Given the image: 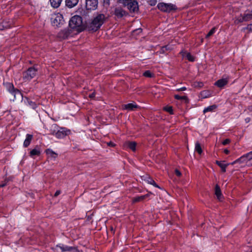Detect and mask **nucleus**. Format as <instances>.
I'll return each mask as SVG.
<instances>
[{"label": "nucleus", "instance_id": "1", "mask_svg": "<svg viewBox=\"0 0 252 252\" xmlns=\"http://www.w3.org/2000/svg\"><path fill=\"white\" fill-rule=\"evenodd\" d=\"M105 20V16L102 14L97 15L88 25L89 30L96 31L102 25Z\"/></svg>", "mask_w": 252, "mask_h": 252}, {"label": "nucleus", "instance_id": "2", "mask_svg": "<svg viewBox=\"0 0 252 252\" xmlns=\"http://www.w3.org/2000/svg\"><path fill=\"white\" fill-rule=\"evenodd\" d=\"M82 19L81 16L75 15L73 16L69 22V26L72 29H76L77 31L82 30Z\"/></svg>", "mask_w": 252, "mask_h": 252}, {"label": "nucleus", "instance_id": "3", "mask_svg": "<svg viewBox=\"0 0 252 252\" xmlns=\"http://www.w3.org/2000/svg\"><path fill=\"white\" fill-rule=\"evenodd\" d=\"M119 2L122 3L130 12H136L139 9L138 4L136 0H119Z\"/></svg>", "mask_w": 252, "mask_h": 252}, {"label": "nucleus", "instance_id": "4", "mask_svg": "<svg viewBox=\"0 0 252 252\" xmlns=\"http://www.w3.org/2000/svg\"><path fill=\"white\" fill-rule=\"evenodd\" d=\"M157 7L160 11L167 13H169L171 11L177 9L176 5L171 3L159 2L158 3Z\"/></svg>", "mask_w": 252, "mask_h": 252}, {"label": "nucleus", "instance_id": "5", "mask_svg": "<svg viewBox=\"0 0 252 252\" xmlns=\"http://www.w3.org/2000/svg\"><path fill=\"white\" fill-rule=\"evenodd\" d=\"M51 20L52 25L55 27H60L64 23L63 16L59 13L52 14Z\"/></svg>", "mask_w": 252, "mask_h": 252}, {"label": "nucleus", "instance_id": "6", "mask_svg": "<svg viewBox=\"0 0 252 252\" xmlns=\"http://www.w3.org/2000/svg\"><path fill=\"white\" fill-rule=\"evenodd\" d=\"M4 85L6 90L14 96V98H16V96L22 95L21 92L18 89H15L12 83L7 82L4 83Z\"/></svg>", "mask_w": 252, "mask_h": 252}, {"label": "nucleus", "instance_id": "7", "mask_svg": "<svg viewBox=\"0 0 252 252\" xmlns=\"http://www.w3.org/2000/svg\"><path fill=\"white\" fill-rule=\"evenodd\" d=\"M37 74V69L34 67H30L23 74V78L26 80H30L34 78Z\"/></svg>", "mask_w": 252, "mask_h": 252}, {"label": "nucleus", "instance_id": "8", "mask_svg": "<svg viewBox=\"0 0 252 252\" xmlns=\"http://www.w3.org/2000/svg\"><path fill=\"white\" fill-rule=\"evenodd\" d=\"M70 133V130L65 127H61L57 132H53V135L59 139L64 138Z\"/></svg>", "mask_w": 252, "mask_h": 252}, {"label": "nucleus", "instance_id": "9", "mask_svg": "<svg viewBox=\"0 0 252 252\" xmlns=\"http://www.w3.org/2000/svg\"><path fill=\"white\" fill-rule=\"evenodd\" d=\"M57 248H59L62 252H79V250L74 247H70L63 244H59L56 245Z\"/></svg>", "mask_w": 252, "mask_h": 252}, {"label": "nucleus", "instance_id": "10", "mask_svg": "<svg viewBox=\"0 0 252 252\" xmlns=\"http://www.w3.org/2000/svg\"><path fill=\"white\" fill-rule=\"evenodd\" d=\"M98 5L97 0H86V8L87 10H94Z\"/></svg>", "mask_w": 252, "mask_h": 252}, {"label": "nucleus", "instance_id": "11", "mask_svg": "<svg viewBox=\"0 0 252 252\" xmlns=\"http://www.w3.org/2000/svg\"><path fill=\"white\" fill-rule=\"evenodd\" d=\"M251 19H252V11L245 13L243 16L239 18L238 21L239 22H243L244 21H248Z\"/></svg>", "mask_w": 252, "mask_h": 252}, {"label": "nucleus", "instance_id": "12", "mask_svg": "<svg viewBox=\"0 0 252 252\" xmlns=\"http://www.w3.org/2000/svg\"><path fill=\"white\" fill-rule=\"evenodd\" d=\"M125 146L129 149H130L133 152H135L136 151V148L137 143L134 141H127L125 143Z\"/></svg>", "mask_w": 252, "mask_h": 252}, {"label": "nucleus", "instance_id": "13", "mask_svg": "<svg viewBox=\"0 0 252 252\" xmlns=\"http://www.w3.org/2000/svg\"><path fill=\"white\" fill-rule=\"evenodd\" d=\"M137 107L138 106L134 102L125 104L123 106L124 109L127 110L128 111L133 110L134 109L137 108Z\"/></svg>", "mask_w": 252, "mask_h": 252}, {"label": "nucleus", "instance_id": "14", "mask_svg": "<svg viewBox=\"0 0 252 252\" xmlns=\"http://www.w3.org/2000/svg\"><path fill=\"white\" fill-rule=\"evenodd\" d=\"M180 54H182V56L184 58H186L189 61H190V62L194 61V58L189 53L187 52L184 51H182L180 52Z\"/></svg>", "mask_w": 252, "mask_h": 252}, {"label": "nucleus", "instance_id": "15", "mask_svg": "<svg viewBox=\"0 0 252 252\" xmlns=\"http://www.w3.org/2000/svg\"><path fill=\"white\" fill-rule=\"evenodd\" d=\"M33 135L30 134H26V139L24 142L23 146L25 147L29 146L32 139Z\"/></svg>", "mask_w": 252, "mask_h": 252}, {"label": "nucleus", "instance_id": "16", "mask_svg": "<svg viewBox=\"0 0 252 252\" xmlns=\"http://www.w3.org/2000/svg\"><path fill=\"white\" fill-rule=\"evenodd\" d=\"M41 152L39 147H36L34 149L31 151L30 153V156L32 158H34V156H38L40 155Z\"/></svg>", "mask_w": 252, "mask_h": 252}, {"label": "nucleus", "instance_id": "17", "mask_svg": "<svg viewBox=\"0 0 252 252\" xmlns=\"http://www.w3.org/2000/svg\"><path fill=\"white\" fill-rule=\"evenodd\" d=\"M228 83V80L226 78H222L218 80L215 85L218 87L221 88L226 85Z\"/></svg>", "mask_w": 252, "mask_h": 252}, {"label": "nucleus", "instance_id": "18", "mask_svg": "<svg viewBox=\"0 0 252 252\" xmlns=\"http://www.w3.org/2000/svg\"><path fill=\"white\" fill-rule=\"evenodd\" d=\"M216 163L221 168V171L223 172H225L226 171V168L227 166L229 165L228 163L225 164L224 163V161H218L217 160L216 161Z\"/></svg>", "mask_w": 252, "mask_h": 252}, {"label": "nucleus", "instance_id": "19", "mask_svg": "<svg viewBox=\"0 0 252 252\" xmlns=\"http://www.w3.org/2000/svg\"><path fill=\"white\" fill-rule=\"evenodd\" d=\"M79 0H66L65 4L69 8H72L78 3Z\"/></svg>", "mask_w": 252, "mask_h": 252}, {"label": "nucleus", "instance_id": "20", "mask_svg": "<svg viewBox=\"0 0 252 252\" xmlns=\"http://www.w3.org/2000/svg\"><path fill=\"white\" fill-rule=\"evenodd\" d=\"M125 14V11L120 7H117L115 8V14L118 18L122 17Z\"/></svg>", "mask_w": 252, "mask_h": 252}, {"label": "nucleus", "instance_id": "21", "mask_svg": "<svg viewBox=\"0 0 252 252\" xmlns=\"http://www.w3.org/2000/svg\"><path fill=\"white\" fill-rule=\"evenodd\" d=\"M143 180L145 181L147 183L150 185H152L153 186L156 188H159V187L158 186V185H157L155 181L151 177L146 176L145 177H144Z\"/></svg>", "mask_w": 252, "mask_h": 252}, {"label": "nucleus", "instance_id": "22", "mask_svg": "<svg viewBox=\"0 0 252 252\" xmlns=\"http://www.w3.org/2000/svg\"><path fill=\"white\" fill-rule=\"evenodd\" d=\"M241 159H243L244 162L252 160V151L241 156Z\"/></svg>", "mask_w": 252, "mask_h": 252}, {"label": "nucleus", "instance_id": "23", "mask_svg": "<svg viewBox=\"0 0 252 252\" xmlns=\"http://www.w3.org/2000/svg\"><path fill=\"white\" fill-rule=\"evenodd\" d=\"M63 0H50L51 5L53 8H58L62 2Z\"/></svg>", "mask_w": 252, "mask_h": 252}, {"label": "nucleus", "instance_id": "24", "mask_svg": "<svg viewBox=\"0 0 252 252\" xmlns=\"http://www.w3.org/2000/svg\"><path fill=\"white\" fill-rule=\"evenodd\" d=\"M217 108V106L216 105H212L209 106L207 107H205L203 110V113H206L208 112H213Z\"/></svg>", "mask_w": 252, "mask_h": 252}, {"label": "nucleus", "instance_id": "25", "mask_svg": "<svg viewBox=\"0 0 252 252\" xmlns=\"http://www.w3.org/2000/svg\"><path fill=\"white\" fill-rule=\"evenodd\" d=\"M200 97L202 98L209 97L211 96V93L209 91L204 90L200 93Z\"/></svg>", "mask_w": 252, "mask_h": 252}, {"label": "nucleus", "instance_id": "26", "mask_svg": "<svg viewBox=\"0 0 252 252\" xmlns=\"http://www.w3.org/2000/svg\"><path fill=\"white\" fill-rule=\"evenodd\" d=\"M46 153L48 156H50L53 158H57V155L51 149H47L46 150Z\"/></svg>", "mask_w": 252, "mask_h": 252}, {"label": "nucleus", "instance_id": "27", "mask_svg": "<svg viewBox=\"0 0 252 252\" xmlns=\"http://www.w3.org/2000/svg\"><path fill=\"white\" fill-rule=\"evenodd\" d=\"M149 196V194H145L144 195L137 196V197H134L133 198V200L134 202L141 201L144 200V199H145L146 198L148 197Z\"/></svg>", "mask_w": 252, "mask_h": 252}, {"label": "nucleus", "instance_id": "28", "mask_svg": "<svg viewBox=\"0 0 252 252\" xmlns=\"http://www.w3.org/2000/svg\"><path fill=\"white\" fill-rule=\"evenodd\" d=\"M215 194L216 195L218 199L220 200L221 198V190L220 187L218 185H216L215 187Z\"/></svg>", "mask_w": 252, "mask_h": 252}, {"label": "nucleus", "instance_id": "29", "mask_svg": "<svg viewBox=\"0 0 252 252\" xmlns=\"http://www.w3.org/2000/svg\"><path fill=\"white\" fill-rule=\"evenodd\" d=\"M27 105L33 109H35L37 106V105L34 102L31 101L29 99H27Z\"/></svg>", "mask_w": 252, "mask_h": 252}, {"label": "nucleus", "instance_id": "30", "mask_svg": "<svg viewBox=\"0 0 252 252\" xmlns=\"http://www.w3.org/2000/svg\"><path fill=\"white\" fill-rule=\"evenodd\" d=\"M195 150L199 154H201L202 152V150L200 144L198 142L195 143Z\"/></svg>", "mask_w": 252, "mask_h": 252}, {"label": "nucleus", "instance_id": "31", "mask_svg": "<svg viewBox=\"0 0 252 252\" xmlns=\"http://www.w3.org/2000/svg\"><path fill=\"white\" fill-rule=\"evenodd\" d=\"M10 25L6 24L5 22H2L1 24H0V30H2L4 29L9 28Z\"/></svg>", "mask_w": 252, "mask_h": 252}, {"label": "nucleus", "instance_id": "32", "mask_svg": "<svg viewBox=\"0 0 252 252\" xmlns=\"http://www.w3.org/2000/svg\"><path fill=\"white\" fill-rule=\"evenodd\" d=\"M163 110L169 112L170 114H172L173 113V108L171 106H165L164 107Z\"/></svg>", "mask_w": 252, "mask_h": 252}, {"label": "nucleus", "instance_id": "33", "mask_svg": "<svg viewBox=\"0 0 252 252\" xmlns=\"http://www.w3.org/2000/svg\"><path fill=\"white\" fill-rule=\"evenodd\" d=\"M143 75L146 77H152L153 74L150 71L147 70L144 72Z\"/></svg>", "mask_w": 252, "mask_h": 252}, {"label": "nucleus", "instance_id": "34", "mask_svg": "<svg viewBox=\"0 0 252 252\" xmlns=\"http://www.w3.org/2000/svg\"><path fill=\"white\" fill-rule=\"evenodd\" d=\"M216 31V28H212L210 32L208 33V34L206 35V38H208L210 36L212 35Z\"/></svg>", "mask_w": 252, "mask_h": 252}, {"label": "nucleus", "instance_id": "35", "mask_svg": "<svg viewBox=\"0 0 252 252\" xmlns=\"http://www.w3.org/2000/svg\"><path fill=\"white\" fill-rule=\"evenodd\" d=\"M175 98L178 100L186 99L187 97L186 96H180L179 95L176 94L174 96Z\"/></svg>", "mask_w": 252, "mask_h": 252}, {"label": "nucleus", "instance_id": "36", "mask_svg": "<svg viewBox=\"0 0 252 252\" xmlns=\"http://www.w3.org/2000/svg\"><path fill=\"white\" fill-rule=\"evenodd\" d=\"M238 162H239V163L244 162L243 159H241V157L240 158H239L237 159L236 160H235V161H234L233 162H232L231 164L233 165Z\"/></svg>", "mask_w": 252, "mask_h": 252}, {"label": "nucleus", "instance_id": "37", "mask_svg": "<svg viewBox=\"0 0 252 252\" xmlns=\"http://www.w3.org/2000/svg\"><path fill=\"white\" fill-rule=\"evenodd\" d=\"M244 30H247L249 32H252V24H249L247 26V27L243 28Z\"/></svg>", "mask_w": 252, "mask_h": 252}, {"label": "nucleus", "instance_id": "38", "mask_svg": "<svg viewBox=\"0 0 252 252\" xmlns=\"http://www.w3.org/2000/svg\"><path fill=\"white\" fill-rule=\"evenodd\" d=\"M157 2V0H149V3L151 6L155 5Z\"/></svg>", "mask_w": 252, "mask_h": 252}, {"label": "nucleus", "instance_id": "39", "mask_svg": "<svg viewBox=\"0 0 252 252\" xmlns=\"http://www.w3.org/2000/svg\"><path fill=\"white\" fill-rule=\"evenodd\" d=\"M230 142V140L229 139H225L224 140H223L222 142V144L223 145H226L228 144Z\"/></svg>", "mask_w": 252, "mask_h": 252}, {"label": "nucleus", "instance_id": "40", "mask_svg": "<svg viewBox=\"0 0 252 252\" xmlns=\"http://www.w3.org/2000/svg\"><path fill=\"white\" fill-rule=\"evenodd\" d=\"M167 47L163 46L161 48L160 50V53H164L166 51Z\"/></svg>", "mask_w": 252, "mask_h": 252}, {"label": "nucleus", "instance_id": "41", "mask_svg": "<svg viewBox=\"0 0 252 252\" xmlns=\"http://www.w3.org/2000/svg\"><path fill=\"white\" fill-rule=\"evenodd\" d=\"M175 172L176 175L178 177H180L181 175V172L178 169H176Z\"/></svg>", "mask_w": 252, "mask_h": 252}, {"label": "nucleus", "instance_id": "42", "mask_svg": "<svg viewBox=\"0 0 252 252\" xmlns=\"http://www.w3.org/2000/svg\"><path fill=\"white\" fill-rule=\"evenodd\" d=\"M164 47H167L166 51H170L173 49L171 45H167L164 46Z\"/></svg>", "mask_w": 252, "mask_h": 252}, {"label": "nucleus", "instance_id": "43", "mask_svg": "<svg viewBox=\"0 0 252 252\" xmlns=\"http://www.w3.org/2000/svg\"><path fill=\"white\" fill-rule=\"evenodd\" d=\"M187 90V88L185 87H182L181 88L177 89L178 91H183Z\"/></svg>", "mask_w": 252, "mask_h": 252}, {"label": "nucleus", "instance_id": "44", "mask_svg": "<svg viewBox=\"0 0 252 252\" xmlns=\"http://www.w3.org/2000/svg\"><path fill=\"white\" fill-rule=\"evenodd\" d=\"M61 193V191L60 190H57L56 191V192L55 193V194H54V196H58L59 194H60Z\"/></svg>", "mask_w": 252, "mask_h": 252}, {"label": "nucleus", "instance_id": "45", "mask_svg": "<svg viewBox=\"0 0 252 252\" xmlns=\"http://www.w3.org/2000/svg\"><path fill=\"white\" fill-rule=\"evenodd\" d=\"M89 96L91 98H94L95 96V93H92V94H89Z\"/></svg>", "mask_w": 252, "mask_h": 252}, {"label": "nucleus", "instance_id": "46", "mask_svg": "<svg viewBox=\"0 0 252 252\" xmlns=\"http://www.w3.org/2000/svg\"><path fill=\"white\" fill-rule=\"evenodd\" d=\"M223 152L225 154H228L229 153V151L226 149H224Z\"/></svg>", "mask_w": 252, "mask_h": 252}, {"label": "nucleus", "instance_id": "47", "mask_svg": "<svg viewBox=\"0 0 252 252\" xmlns=\"http://www.w3.org/2000/svg\"><path fill=\"white\" fill-rule=\"evenodd\" d=\"M198 86L199 87H201L202 86H203V83L202 82H198Z\"/></svg>", "mask_w": 252, "mask_h": 252}, {"label": "nucleus", "instance_id": "48", "mask_svg": "<svg viewBox=\"0 0 252 252\" xmlns=\"http://www.w3.org/2000/svg\"><path fill=\"white\" fill-rule=\"evenodd\" d=\"M248 110L250 111H252V105H251V106H249L248 108Z\"/></svg>", "mask_w": 252, "mask_h": 252}, {"label": "nucleus", "instance_id": "49", "mask_svg": "<svg viewBox=\"0 0 252 252\" xmlns=\"http://www.w3.org/2000/svg\"><path fill=\"white\" fill-rule=\"evenodd\" d=\"M135 32H142V30L141 29H138L136 30H135Z\"/></svg>", "mask_w": 252, "mask_h": 252}, {"label": "nucleus", "instance_id": "50", "mask_svg": "<svg viewBox=\"0 0 252 252\" xmlns=\"http://www.w3.org/2000/svg\"><path fill=\"white\" fill-rule=\"evenodd\" d=\"M246 120V122H247V123H248V122H250V118H248L246 119V120Z\"/></svg>", "mask_w": 252, "mask_h": 252}, {"label": "nucleus", "instance_id": "51", "mask_svg": "<svg viewBox=\"0 0 252 252\" xmlns=\"http://www.w3.org/2000/svg\"><path fill=\"white\" fill-rule=\"evenodd\" d=\"M5 186V184H1V185H0V187H3Z\"/></svg>", "mask_w": 252, "mask_h": 252}, {"label": "nucleus", "instance_id": "52", "mask_svg": "<svg viewBox=\"0 0 252 252\" xmlns=\"http://www.w3.org/2000/svg\"><path fill=\"white\" fill-rule=\"evenodd\" d=\"M109 145H111V146H114V145L112 143H110Z\"/></svg>", "mask_w": 252, "mask_h": 252}, {"label": "nucleus", "instance_id": "53", "mask_svg": "<svg viewBox=\"0 0 252 252\" xmlns=\"http://www.w3.org/2000/svg\"><path fill=\"white\" fill-rule=\"evenodd\" d=\"M56 126H57L56 125H54L52 126V127H53L54 128L56 127Z\"/></svg>", "mask_w": 252, "mask_h": 252}]
</instances>
